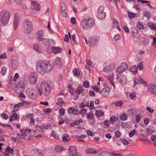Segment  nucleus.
<instances>
[{
    "label": "nucleus",
    "instance_id": "obj_1",
    "mask_svg": "<svg viewBox=\"0 0 156 156\" xmlns=\"http://www.w3.org/2000/svg\"><path fill=\"white\" fill-rule=\"evenodd\" d=\"M53 67V65L48 61H39L36 64V69L38 73L44 75L46 73L50 72Z\"/></svg>",
    "mask_w": 156,
    "mask_h": 156
},
{
    "label": "nucleus",
    "instance_id": "obj_2",
    "mask_svg": "<svg viewBox=\"0 0 156 156\" xmlns=\"http://www.w3.org/2000/svg\"><path fill=\"white\" fill-rule=\"evenodd\" d=\"M41 89L38 90V94L40 96L42 95V93L44 95H48L51 91V87L49 84L47 82H42L41 83Z\"/></svg>",
    "mask_w": 156,
    "mask_h": 156
},
{
    "label": "nucleus",
    "instance_id": "obj_3",
    "mask_svg": "<svg viewBox=\"0 0 156 156\" xmlns=\"http://www.w3.org/2000/svg\"><path fill=\"white\" fill-rule=\"evenodd\" d=\"M10 17V14L8 11L2 10L0 13V23L2 26L5 25L8 23Z\"/></svg>",
    "mask_w": 156,
    "mask_h": 156
},
{
    "label": "nucleus",
    "instance_id": "obj_4",
    "mask_svg": "<svg viewBox=\"0 0 156 156\" xmlns=\"http://www.w3.org/2000/svg\"><path fill=\"white\" fill-rule=\"evenodd\" d=\"M33 29V25L32 22L28 20H25L22 28L23 32L25 33L28 34L32 31Z\"/></svg>",
    "mask_w": 156,
    "mask_h": 156
},
{
    "label": "nucleus",
    "instance_id": "obj_5",
    "mask_svg": "<svg viewBox=\"0 0 156 156\" xmlns=\"http://www.w3.org/2000/svg\"><path fill=\"white\" fill-rule=\"evenodd\" d=\"M81 24L84 29H87L94 25V20L92 18L84 19L82 21Z\"/></svg>",
    "mask_w": 156,
    "mask_h": 156
},
{
    "label": "nucleus",
    "instance_id": "obj_6",
    "mask_svg": "<svg viewBox=\"0 0 156 156\" xmlns=\"http://www.w3.org/2000/svg\"><path fill=\"white\" fill-rule=\"evenodd\" d=\"M104 6H100L97 11V16L100 20L104 19L106 16L105 13L104 12Z\"/></svg>",
    "mask_w": 156,
    "mask_h": 156
},
{
    "label": "nucleus",
    "instance_id": "obj_7",
    "mask_svg": "<svg viewBox=\"0 0 156 156\" xmlns=\"http://www.w3.org/2000/svg\"><path fill=\"white\" fill-rule=\"evenodd\" d=\"M128 68V65L125 62H123L121 65L116 69V72L117 74L122 73L125 71Z\"/></svg>",
    "mask_w": 156,
    "mask_h": 156
},
{
    "label": "nucleus",
    "instance_id": "obj_8",
    "mask_svg": "<svg viewBox=\"0 0 156 156\" xmlns=\"http://www.w3.org/2000/svg\"><path fill=\"white\" fill-rule=\"evenodd\" d=\"M69 156H81L80 154H78L77 150L74 146L70 147L69 149Z\"/></svg>",
    "mask_w": 156,
    "mask_h": 156
},
{
    "label": "nucleus",
    "instance_id": "obj_9",
    "mask_svg": "<svg viewBox=\"0 0 156 156\" xmlns=\"http://www.w3.org/2000/svg\"><path fill=\"white\" fill-rule=\"evenodd\" d=\"M37 75L34 73H32L30 75L29 80L30 83L34 84L36 83L37 80Z\"/></svg>",
    "mask_w": 156,
    "mask_h": 156
},
{
    "label": "nucleus",
    "instance_id": "obj_10",
    "mask_svg": "<svg viewBox=\"0 0 156 156\" xmlns=\"http://www.w3.org/2000/svg\"><path fill=\"white\" fill-rule=\"evenodd\" d=\"M30 93L29 97L30 98L35 99L37 98V90L31 88L30 89Z\"/></svg>",
    "mask_w": 156,
    "mask_h": 156
},
{
    "label": "nucleus",
    "instance_id": "obj_11",
    "mask_svg": "<svg viewBox=\"0 0 156 156\" xmlns=\"http://www.w3.org/2000/svg\"><path fill=\"white\" fill-rule=\"evenodd\" d=\"M31 8L33 13H35V11L39 10L40 8V5L37 3L34 2H32Z\"/></svg>",
    "mask_w": 156,
    "mask_h": 156
},
{
    "label": "nucleus",
    "instance_id": "obj_12",
    "mask_svg": "<svg viewBox=\"0 0 156 156\" xmlns=\"http://www.w3.org/2000/svg\"><path fill=\"white\" fill-rule=\"evenodd\" d=\"M36 39L39 41H41L43 39L44 32L42 30H39L35 34Z\"/></svg>",
    "mask_w": 156,
    "mask_h": 156
},
{
    "label": "nucleus",
    "instance_id": "obj_13",
    "mask_svg": "<svg viewBox=\"0 0 156 156\" xmlns=\"http://www.w3.org/2000/svg\"><path fill=\"white\" fill-rule=\"evenodd\" d=\"M25 85L23 81H20L18 85L15 87V89H20V92H23L25 90Z\"/></svg>",
    "mask_w": 156,
    "mask_h": 156
},
{
    "label": "nucleus",
    "instance_id": "obj_14",
    "mask_svg": "<svg viewBox=\"0 0 156 156\" xmlns=\"http://www.w3.org/2000/svg\"><path fill=\"white\" fill-rule=\"evenodd\" d=\"M147 89L149 92L156 95V85L151 84H149L148 87Z\"/></svg>",
    "mask_w": 156,
    "mask_h": 156
},
{
    "label": "nucleus",
    "instance_id": "obj_15",
    "mask_svg": "<svg viewBox=\"0 0 156 156\" xmlns=\"http://www.w3.org/2000/svg\"><path fill=\"white\" fill-rule=\"evenodd\" d=\"M19 17L18 14H15L14 16V19L13 22V27L14 30L17 29L19 23Z\"/></svg>",
    "mask_w": 156,
    "mask_h": 156
},
{
    "label": "nucleus",
    "instance_id": "obj_16",
    "mask_svg": "<svg viewBox=\"0 0 156 156\" xmlns=\"http://www.w3.org/2000/svg\"><path fill=\"white\" fill-rule=\"evenodd\" d=\"M110 89L108 87H105L101 91V94L103 97H107L109 94Z\"/></svg>",
    "mask_w": 156,
    "mask_h": 156
},
{
    "label": "nucleus",
    "instance_id": "obj_17",
    "mask_svg": "<svg viewBox=\"0 0 156 156\" xmlns=\"http://www.w3.org/2000/svg\"><path fill=\"white\" fill-rule=\"evenodd\" d=\"M62 51V49L59 47H52L51 48L52 52L54 54H56L58 53L61 52Z\"/></svg>",
    "mask_w": 156,
    "mask_h": 156
},
{
    "label": "nucleus",
    "instance_id": "obj_18",
    "mask_svg": "<svg viewBox=\"0 0 156 156\" xmlns=\"http://www.w3.org/2000/svg\"><path fill=\"white\" fill-rule=\"evenodd\" d=\"M13 153V149L9 147V146H8L5 148L4 154L6 156H9V154H12Z\"/></svg>",
    "mask_w": 156,
    "mask_h": 156
},
{
    "label": "nucleus",
    "instance_id": "obj_19",
    "mask_svg": "<svg viewBox=\"0 0 156 156\" xmlns=\"http://www.w3.org/2000/svg\"><path fill=\"white\" fill-rule=\"evenodd\" d=\"M116 154H112L108 151H103L99 154L98 156H114Z\"/></svg>",
    "mask_w": 156,
    "mask_h": 156
},
{
    "label": "nucleus",
    "instance_id": "obj_20",
    "mask_svg": "<svg viewBox=\"0 0 156 156\" xmlns=\"http://www.w3.org/2000/svg\"><path fill=\"white\" fill-rule=\"evenodd\" d=\"M113 75L112 72H111L109 76H108V79L110 83L113 86L114 88H115V85L113 82Z\"/></svg>",
    "mask_w": 156,
    "mask_h": 156
},
{
    "label": "nucleus",
    "instance_id": "obj_21",
    "mask_svg": "<svg viewBox=\"0 0 156 156\" xmlns=\"http://www.w3.org/2000/svg\"><path fill=\"white\" fill-rule=\"evenodd\" d=\"M119 81L122 83L123 84L126 83L127 81L126 77L124 75H121Z\"/></svg>",
    "mask_w": 156,
    "mask_h": 156
},
{
    "label": "nucleus",
    "instance_id": "obj_22",
    "mask_svg": "<svg viewBox=\"0 0 156 156\" xmlns=\"http://www.w3.org/2000/svg\"><path fill=\"white\" fill-rule=\"evenodd\" d=\"M128 113L129 115L133 117L136 114V111L135 110L133 109H129L128 111Z\"/></svg>",
    "mask_w": 156,
    "mask_h": 156
},
{
    "label": "nucleus",
    "instance_id": "obj_23",
    "mask_svg": "<svg viewBox=\"0 0 156 156\" xmlns=\"http://www.w3.org/2000/svg\"><path fill=\"white\" fill-rule=\"evenodd\" d=\"M113 22L112 25L113 27H115L117 28L120 31V28L119 27L118 21L115 20V19H113Z\"/></svg>",
    "mask_w": 156,
    "mask_h": 156
},
{
    "label": "nucleus",
    "instance_id": "obj_24",
    "mask_svg": "<svg viewBox=\"0 0 156 156\" xmlns=\"http://www.w3.org/2000/svg\"><path fill=\"white\" fill-rule=\"evenodd\" d=\"M15 111H13V114L10 117V119L12 121H14L16 119H18L19 118V117L17 114L15 113Z\"/></svg>",
    "mask_w": 156,
    "mask_h": 156
},
{
    "label": "nucleus",
    "instance_id": "obj_25",
    "mask_svg": "<svg viewBox=\"0 0 156 156\" xmlns=\"http://www.w3.org/2000/svg\"><path fill=\"white\" fill-rule=\"evenodd\" d=\"M62 139L64 142H69L70 140L69 138V136L67 134H64Z\"/></svg>",
    "mask_w": 156,
    "mask_h": 156
},
{
    "label": "nucleus",
    "instance_id": "obj_26",
    "mask_svg": "<svg viewBox=\"0 0 156 156\" xmlns=\"http://www.w3.org/2000/svg\"><path fill=\"white\" fill-rule=\"evenodd\" d=\"M55 63L57 66H61L62 64L61 58L59 57H57L55 59Z\"/></svg>",
    "mask_w": 156,
    "mask_h": 156
},
{
    "label": "nucleus",
    "instance_id": "obj_27",
    "mask_svg": "<svg viewBox=\"0 0 156 156\" xmlns=\"http://www.w3.org/2000/svg\"><path fill=\"white\" fill-rule=\"evenodd\" d=\"M130 70L132 72V73L134 74L135 75L137 73V67L136 66H134L130 68Z\"/></svg>",
    "mask_w": 156,
    "mask_h": 156
},
{
    "label": "nucleus",
    "instance_id": "obj_28",
    "mask_svg": "<svg viewBox=\"0 0 156 156\" xmlns=\"http://www.w3.org/2000/svg\"><path fill=\"white\" fill-rule=\"evenodd\" d=\"M41 41L43 44L46 46L49 45L50 44V41L48 38H43Z\"/></svg>",
    "mask_w": 156,
    "mask_h": 156
},
{
    "label": "nucleus",
    "instance_id": "obj_29",
    "mask_svg": "<svg viewBox=\"0 0 156 156\" xmlns=\"http://www.w3.org/2000/svg\"><path fill=\"white\" fill-rule=\"evenodd\" d=\"M120 119L122 121H124L127 120V117L126 113H123L122 114H121L120 116Z\"/></svg>",
    "mask_w": 156,
    "mask_h": 156
},
{
    "label": "nucleus",
    "instance_id": "obj_30",
    "mask_svg": "<svg viewBox=\"0 0 156 156\" xmlns=\"http://www.w3.org/2000/svg\"><path fill=\"white\" fill-rule=\"evenodd\" d=\"M95 115L96 116L100 117L103 116L104 115V113L101 110H98L96 111Z\"/></svg>",
    "mask_w": 156,
    "mask_h": 156
},
{
    "label": "nucleus",
    "instance_id": "obj_31",
    "mask_svg": "<svg viewBox=\"0 0 156 156\" xmlns=\"http://www.w3.org/2000/svg\"><path fill=\"white\" fill-rule=\"evenodd\" d=\"M86 152L87 153L92 154L96 153V151L94 148H90L86 149Z\"/></svg>",
    "mask_w": 156,
    "mask_h": 156
},
{
    "label": "nucleus",
    "instance_id": "obj_32",
    "mask_svg": "<svg viewBox=\"0 0 156 156\" xmlns=\"http://www.w3.org/2000/svg\"><path fill=\"white\" fill-rule=\"evenodd\" d=\"M55 149L57 152H59L63 151V148L61 146L58 145L55 147Z\"/></svg>",
    "mask_w": 156,
    "mask_h": 156
},
{
    "label": "nucleus",
    "instance_id": "obj_33",
    "mask_svg": "<svg viewBox=\"0 0 156 156\" xmlns=\"http://www.w3.org/2000/svg\"><path fill=\"white\" fill-rule=\"evenodd\" d=\"M51 136L54 138L60 140V137L57 134V133L55 131H52L51 133Z\"/></svg>",
    "mask_w": 156,
    "mask_h": 156
},
{
    "label": "nucleus",
    "instance_id": "obj_34",
    "mask_svg": "<svg viewBox=\"0 0 156 156\" xmlns=\"http://www.w3.org/2000/svg\"><path fill=\"white\" fill-rule=\"evenodd\" d=\"M109 68V69L111 72L113 70L115 67V63H111L110 65L107 66Z\"/></svg>",
    "mask_w": 156,
    "mask_h": 156
},
{
    "label": "nucleus",
    "instance_id": "obj_35",
    "mask_svg": "<svg viewBox=\"0 0 156 156\" xmlns=\"http://www.w3.org/2000/svg\"><path fill=\"white\" fill-rule=\"evenodd\" d=\"M83 92V88L82 87H79L76 90V92L77 94H81Z\"/></svg>",
    "mask_w": 156,
    "mask_h": 156
},
{
    "label": "nucleus",
    "instance_id": "obj_36",
    "mask_svg": "<svg viewBox=\"0 0 156 156\" xmlns=\"http://www.w3.org/2000/svg\"><path fill=\"white\" fill-rule=\"evenodd\" d=\"M34 49L36 51L39 52H40V49L38 44H35L34 46Z\"/></svg>",
    "mask_w": 156,
    "mask_h": 156
},
{
    "label": "nucleus",
    "instance_id": "obj_37",
    "mask_svg": "<svg viewBox=\"0 0 156 156\" xmlns=\"http://www.w3.org/2000/svg\"><path fill=\"white\" fill-rule=\"evenodd\" d=\"M148 26L151 29H154L156 30V26L151 23H148Z\"/></svg>",
    "mask_w": 156,
    "mask_h": 156
},
{
    "label": "nucleus",
    "instance_id": "obj_38",
    "mask_svg": "<svg viewBox=\"0 0 156 156\" xmlns=\"http://www.w3.org/2000/svg\"><path fill=\"white\" fill-rule=\"evenodd\" d=\"M118 118L117 117L115 116L114 115H112L111 116L110 121L112 122H114L115 121L117 120Z\"/></svg>",
    "mask_w": 156,
    "mask_h": 156
},
{
    "label": "nucleus",
    "instance_id": "obj_39",
    "mask_svg": "<svg viewBox=\"0 0 156 156\" xmlns=\"http://www.w3.org/2000/svg\"><path fill=\"white\" fill-rule=\"evenodd\" d=\"M137 28L140 30L144 28V26L143 24L140 22H138L137 24Z\"/></svg>",
    "mask_w": 156,
    "mask_h": 156
},
{
    "label": "nucleus",
    "instance_id": "obj_40",
    "mask_svg": "<svg viewBox=\"0 0 156 156\" xmlns=\"http://www.w3.org/2000/svg\"><path fill=\"white\" fill-rule=\"evenodd\" d=\"M73 73L74 75L78 76H80V73L79 71L77 69H75L73 71Z\"/></svg>",
    "mask_w": 156,
    "mask_h": 156
},
{
    "label": "nucleus",
    "instance_id": "obj_41",
    "mask_svg": "<svg viewBox=\"0 0 156 156\" xmlns=\"http://www.w3.org/2000/svg\"><path fill=\"white\" fill-rule=\"evenodd\" d=\"M87 119L92 120L93 119L94 116L92 114L90 113H87L86 114Z\"/></svg>",
    "mask_w": 156,
    "mask_h": 156
},
{
    "label": "nucleus",
    "instance_id": "obj_42",
    "mask_svg": "<svg viewBox=\"0 0 156 156\" xmlns=\"http://www.w3.org/2000/svg\"><path fill=\"white\" fill-rule=\"evenodd\" d=\"M136 132V130L135 129H133L132 131H130L129 133V136L130 137H132L134 135Z\"/></svg>",
    "mask_w": 156,
    "mask_h": 156
},
{
    "label": "nucleus",
    "instance_id": "obj_43",
    "mask_svg": "<svg viewBox=\"0 0 156 156\" xmlns=\"http://www.w3.org/2000/svg\"><path fill=\"white\" fill-rule=\"evenodd\" d=\"M7 69L5 67H3L1 71V73H2V75L3 76L5 75Z\"/></svg>",
    "mask_w": 156,
    "mask_h": 156
},
{
    "label": "nucleus",
    "instance_id": "obj_44",
    "mask_svg": "<svg viewBox=\"0 0 156 156\" xmlns=\"http://www.w3.org/2000/svg\"><path fill=\"white\" fill-rule=\"evenodd\" d=\"M123 104L122 102L121 101H119L116 102L115 105L117 106H121Z\"/></svg>",
    "mask_w": 156,
    "mask_h": 156
},
{
    "label": "nucleus",
    "instance_id": "obj_45",
    "mask_svg": "<svg viewBox=\"0 0 156 156\" xmlns=\"http://www.w3.org/2000/svg\"><path fill=\"white\" fill-rule=\"evenodd\" d=\"M63 103V101L61 98L58 99V101L56 102V104L58 105H62Z\"/></svg>",
    "mask_w": 156,
    "mask_h": 156
},
{
    "label": "nucleus",
    "instance_id": "obj_46",
    "mask_svg": "<svg viewBox=\"0 0 156 156\" xmlns=\"http://www.w3.org/2000/svg\"><path fill=\"white\" fill-rule=\"evenodd\" d=\"M139 2H141L142 3H146L147 5H150V2L147 1H144L143 0H137Z\"/></svg>",
    "mask_w": 156,
    "mask_h": 156
},
{
    "label": "nucleus",
    "instance_id": "obj_47",
    "mask_svg": "<svg viewBox=\"0 0 156 156\" xmlns=\"http://www.w3.org/2000/svg\"><path fill=\"white\" fill-rule=\"evenodd\" d=\"M103 71L104 72L106 73H107L111 71L109 69V68L107 66L104 67L103 69Z\"/></svg>",
    "mask_w": 156,
    "mask_h": 156
},
{
    "label": "nucleus",
    "instance_id": "obj_48",
    "mask_svg": "<svg viewBox=\"0 0 156 156\" xmlns=\"http://www.w3.org/2000/svg\"><path fill=\"white\" fill-rule=\"evenodd\" d=\"M138 69L140 70H142L143 69V62H141L138 65Z\"/></svg>",
    "mask_w": 156,
    "mask_h": 156
},
{
    "label": "nucleus",
    "instance_id": "obj_49",
    "mask_svg": "<svg viewBox=\"0 0 156 156\" xmlns=\"http://www.w3.org/2000/svg\"><path fill=\"white\" fill-rule=\"evenodd\" d=\"M143 14L144 16L147 18H149L150 17V15L149 12L145 11L144 12Z\"/></svg>",
    "mask_w": 156,
    "mask_h": 156
},
{
    "label": "nucleus",
    "instance_id": "obj_50",
    "mask_svg": "<svg viewBox=\"0 0 156 156\" xmlns=\"http://www.w3.org/2000/svg\"><path fill=\"white\" fill-rule=\"evenodd\" d=\"M43 111L47 114H49L51 112V108H48L43 109Z\"/></svg>",
    "mask_w": 156,
    "mask_h": 156
},
{
    "label": "nucleus",
    "instance_id": "obj_51",
    "mask_svg": "<svg viewBox=\"0 0 156 156\" xmlns=\"http://www.w3.org/2000/svg\"><path fill=\"white\" fill-rule=\"evenodd\" d=\"M141 118V116L140 115H137L136 116V121L138 123L140 122V120Z\"/></svg>",
    "mask_w": 156,
    "mask_h": 156
},
{
    "label": "nucleus",
    "instance_id": "obj_52",
    "mask_svg": "<svg viewBox=\"0 0 156 156\" xmlns=\"http://www.w3.org/2000/svg\"><path fill=\"white\" fill-rule=\"evenodd\" d=\"M0 125L2 127H6L7 128H10L11 129H13L12 127H11L8 124H5L2 123H0Z\"/></svg>",
    "mask_w": 156,
    "mask_h": 156
},
{
    "label": "nucleus",
    "instance_id": "obj_53",
    "mask_svg": "<svg viewBox=\"0 0 156 156\" xmlns=\"http://www.w3.org/2000/svg\"><path fill=\"white\" fill-rule=\"evenodd\" d=\"M36 129L39 131H43L42 130L43 129V127L42 126H38L36 127Z\"/></svg>",
    "mask_w": 156,
    "mask_h": 156
},
{
    "label": "nucleus",
    "instance_id": "obj_54",
    "mask_svg": "<svg viewBox=\"0 0 156 156\" xmlns=\"http://www.w3.org/2000/svg\"><path fill=\"white\" fill-rule=\"evenodd\" d=\"M1 116L4 119H7L8 118V116L6 113H2L1 114Z\"/></svg>",
    "mask_w": 156,
    "mask_h": 156
},
{
    "label": "nucleus",
    "instance_id": "obj_55",
    "mask_svg": "<svg viewBox=\"0 0 156 156\" xmlns=\"http://www.w3.org/2000/svg\"><path fill=\"white\" fill-rule=\"evenodd\" d=\"M121 142L125 145H127L129 144L128 141L126 140L125 139H121Z\"/></svg>",
    "mask_w": 156,
    "mask_h": 156
},
{
    "label": "nucleus",
    "instance_id": "obj_56",
    "mask_svg": "<svg viewBox=\"0 0 156 156\" xmlns=\"http://www.w3.org/2000/svg\"><path fill=\"white\" fill-rule=\"evenodd\" d=\"M146 109L147 111H148L150 113H152L154 112V110L151 108L149 107H147Z\"/></svg>",
    "mask_w": 156,
    "mask_h": 156
},
{
    "label": "nucleus",
    "instance_id": "obj_57",
    "mask_svg": "<svg viewBox=\"0 0 156 156\" xmlns=\"http://www.w3.org/2000/svg\"><path fill=\"white\" fill-rule=\"evenodd\" d=\"M66 4L65 3H62V5L61 10L63 11L66 10Z\"/></svg>",
    "mask_w": 156,
    "mask_h": 156
},
{
    "label": "nucleus",
    "instance_id": "obj_58",
    "mask_svg": "<svg viewBox=\"0 0 156 156\" xmlns=\"http://www.w3.org/2000/svg\"><path fill=\"white\" fill-rule=\"evenodd\" d=\"M114 38L116 41H118L120 39V35L119 34H117L115 35Z\"/></svg>",
    "mask_w": 156,
    "mask_h": 156
},
{
    "label": "nucleus",
    "instance_id": "obj_59",
    "mask_svg": "<svg viewBox=\"0 0 156 156\" xmlns=\"http://www.w3.org/2000/svg\"><path fill=\"white\" fill-rule=\"evenodd\" d=\"M83 122L82 120L81 119H80L78 121H76L74 122V123L76 125H78L80 123H82Z\"/></svg>",
    "mask_w": 156,
    "mask_h": 156
},
{
    "label": "nucleus",
    "instance_id": "obj_60",
    "mask_svg": "<svg viewBox=\"0 0 156 156\" xmlns=\"http://www.w3.org/2000/svg\"><path fill=\"white\" fill-rule=\"evenodd\" d=\"M139 80L140 83H144L145 85H146L147 84L146 82L145 81L144 79H141L140 78H139Z\"/></svg>",
    "mask_w": 156,
    "mask_h": 156
},
{
    "label": "nucleus",
    "instance_id": "obj_61",
    "mask_svg": "<svg viewBox=\"0 0 156 156\" xmlns=\"http://www.w3.org/2000/svg\"><path fill=\"white\" fill-rule=\"evenodd\" d=\"M115 134L116 137H119L121 135V133L119 131H116L115 132Z\"/></svg>",
    "mask_w": 156,
    "mask_h": 156
},
{
    "label": "nucleus",
    "instance_id": "obj_62",
    "mask_svg": "<svg viewBox=\"0 0 156 156\" xmlns=\"http://www.w3.org/2000/svg\"><path fill=\"white\" fill-rule=\"evenodd\" d=\"M146 130L147 133L150 135L153 132V130L149 128H147Z\"/></svg>",
    "mask_w": 156,
    "mask_h": 156
},
{
    "label": "nucleus",
    "instance_id": "obj_63",
    "mask_svg": "<svg viewBox=\"0 0 156 156\" xmlns=\"http://www.w3.org/2000/svg\"><path fill=\"white\" fill-rule=\"evenodd\" d=\"M83 86L85 87H88L89 86V82L87 81L83 83Z\"/></svg>",
    "mask_w": 156,
    "mask_h": 156
},
{
    "label": "nucleus",
    "instance_id": "obj_64",
    "mask_svg": "<svg viewBox=\"0 0 156 156\" xmlns=\"http://www.w3.org/2000/svg\"><path fill=\"white\" fill-rule=\"evenodd\" d=\"M87 110L85 108H83L81 110L80 112V113L81 115H83V114H85Z\"/></svg>",
    "mask_w": 156,
    "mask_h": 156
}]
</instances>
